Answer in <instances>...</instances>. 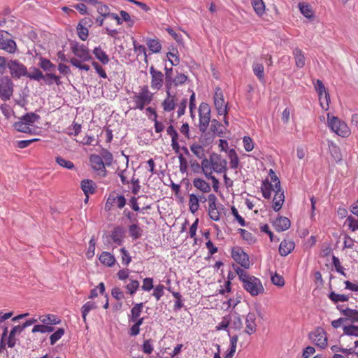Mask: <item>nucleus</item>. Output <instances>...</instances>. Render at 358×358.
Here are the masks:
<instances>
[{"instance_id": "nucleus-1", "label": "nucleus", "mask_w": 358, "mask_h": 358, "mask_svg": "<svg viewBox=\"0 0 358 358\" xmlns=\"http://www.w3.org/2000/svg\"><path fill=\"white\" fill-rule=\"evenodd\" d=\"M153 96L154 94L150 92L148 86H143L141 87L140 92L138 93L134 92V96L131 97L132 102L134 103L132 109L143 110L146 106L151 103L153 100Z\"/></svg>"}, {"instance_id": "nucleus-59", "label": "nucleus", "mask_w": 358, "mask_h": 358, "mask_svg": "<svg viewBox=\"0 0 358 358\" xmlns=\"http://www.w3.org/2000/svg\"><path fill=\"white\" fill-rule=\"evenodd\" d=\"M271 282L273 285L278 287H283L285 285V280L283 277L280 275H278L277 273L275 274H271Z\"/></svg>"}, {"instance_id": "nucleus-44", "label": "nucleus", "mask_w": 358, "mask_h": 358, "mask_svg": "<svg viewBox=\"0 0 358 358\" xmlns=\"http://www.w3.org/2000/svg\"><path fill=\"white\" fill-rule=\"evenodd\" d=\"M251 3L258 15L261 16L264 13L265 6L262 0H251Z\"/></svg>"}, {"instance_id": "nucleus-12", "label": "nucleus", "mask_w": 358, "mask_h": 358, "mask_svg": "<svg viewBox=\"0 0 358 358\" xmlns=\"http://www.w3.org/2000/svg\"><path fill=\"white\" fill-rule=\"evenodd\" d=\"M90 162L91 163L92 168L98 171V174L102 177H106L107 175V171L105 168L104 162H103L102 157L96 154H92L90 157Z\"/></svg>"}, {"instance_id": "nucleus-21", "label": "nucleus", "mask_w": 358, "mask_h": 358, "mask_svg": "<svg viewBox=\"0 0 358 358\" xmlns=\"http://www.w3.org/2000/svg\"><path fill=\"white\" fill-rule=\"evenodd\" d=\"M92 53L102 64L106 65L108 64L110 61L109 57L100 46L94 48Z\"/></svg>"}, {"instance_id": "nucleus-40", "label": "nucleus", "mask_w": 358, "mask_h": 358, "mask_svg": "<svg viewBox=\"0 0 358 358\" xmlns=\"http://www.w3.org/2000/svg\"><path fill=\"white\" fill-rule=\"evenodd\" d=\"M329 299L333 301L334 303H337L338 302H345L348 301L349 297L345 294H337L335 292H331L328 295Z\"/></svg>"}, {"instance_id": "nucleus-34", "label": "nucleus", "mask_w": 358, "mask_h": 358, "mask_svg": "<svg viewBox=\"0 0 358 358\" xmlns=\"http://www.w3.org/2000/svg\"><path fill=\"white\" fill-rule=\"evenodd\" d=\"M299 8L301 13L308 19L313 20L314 13L311 6L308 3H299Z\"/></svg>"}, {"instance_id": "nucleus-60", "label": "nucleus", "mask_w": 358, "mask_h": 358, "mask_svg": "<svg viewBox=\"0 0 358 358\" xmlns=\"http://www.w3.org/2000/svg\"><path fill=\"white\" fill-rule=\"evenodd\" d=\"M199 115L210 117V108L207 103L202 102L199 108Z\"/></svg>"}, {"instance_id": "nucleus-5", "label": "nucleus", "mask_w": 358, "mask_h": 358, "mask_svg": "<svg viewBox=\"0 0 358 358\" xmlns=\"http://www.w3.org/2000/svg\"><path fill=\"white\" fill-rule=\"evenodd\" d=\"M308 338L313 343L321 348H325L327 345L326 332L322 327H317L310 332Z\"/></svg>"}, {"instance_id": "nucleus-31", "label": "nucleus", "mask_w": 358, "mask_h": 358, "mask_svg": "<svg viewBox=\"0 0 358 358\" xmlns=\"http://www.w3.org/2000/svg\"><path fill=\"white\" fill-rule=\"evenodd\" d=\"M39 319L43 324L49 326L58 324L61 322V320L57 316L51 314L41 316Z\"/></svg>"}, {"instance_id": "nucleus-16", "label": "nucleus", "mask_w": 358, "mask_h": 358, "mask_svg": "<svg viewBox=\"0 0 358 358\" xmlns=\"http://www.w3.org/2000/svg\"><path fill=\"white\" fill-rule=\"evenodd\" d=\"M275 194L273 199V209L275 212H278L281 208L285 201L284 191L282 189H275Z\"/></svg>"}, {"instance_id": "nucleus-17", "label": "nucleus", "mask_w": 358, "mask_h": 358, "mask_svg": "<svg viewBox=\"0 0 358 358\" xmlns=\"http://www.w3.org/2000/svg\"><path fill=\"white\" fill-rule=\"evenodd\" d=\"M290 220L283 216L278 217L274 222L273 226L278 231H284L290 227Z\"/></svg>"}, {"instance_id": "nucleus-25", "label": "nucleus", "mask_w": 358, "mask_h": 358, "mask_svg": "<svg viewBox=\"0 0 358 358\" xmlns=\"http://www.w3.org/2000/svg\"><path fill=\"white\" fill-rule=\"evenodd\" d=\"M274 187L275 186H273L271 182L268 181L267 179L264 180L261 187L263 196L266 199H269L271 196V192L275 190Z\"/></svg>"}, {"instance_id": "nucleus-64", "label": "nucleus", "mask_w": 358, "mask_h": 358, "mask_svg": "<svg viewBox=\"0 0 358 358\" xmlns=\"http://www.w3.org/2000/svg\"><path fill=\"white\" fill-rule=\"evenodd\" d=\"M121 252V258H122V264L127 266L131 261V257H130L128 251L124 248H122L120 250Z\"/></svg>"}, {"instance_id": "nucleus-32", "label": "nucleus", "mask_w": 358, "mask_h": 358, "mask_svg": "<svg viewBox=\"0 0 358 358\" xmlns=\"http://www.w3.org/2000/svg\"><path fill=\"white\" fill-rule=\"evenodd\" d=\"M29 70V72L27 71L26 77L29 78L30 80L40 81L43 78V73L39 69L31 67Z\"/></svg>"}, {"instance_id": "nucleus-39", "label": "nucleus", "mask_w": 358, "mask_h": 358, "mask_svg": "<svg viewBox=\"0 0 358 358\" xmlns=\"http://www.w3.org/2000/svg\"><path fill=\"white\" fill-rule=\"evenodd\" d=\"M214 158L217 159L218 154L212 153L210 155L209 159H208L205 157L202 159V162H201V164L202 171H206L208 169H210V170L212 169L211 162H213Z\"/></svg>"}, {"instance_id": "nucleus-58", "label": "nucleus", "mask_w": 358, "mask_h": 358, "mask_svg": "<svg viewBox=\"0 0 358 358\" xmlns=\"http://www.w3.org/2000/svg\"><path fill=\"white\" fill-rule=\"evenodd\" d=\"M231 322V327L236 330H241L243 327V322L241 315L236 313L234 315L233 320L230 321Z\"/></svg>"}, {"instance_id": "nucleus-14", "label": "nucleus", "mask_w": 358, "mask_h": 358, "mask_svg": "<svg viewBox=\"0 0 358 358\" xmlns=\"http://www.w3.org/2000/svg\"><path fill=\"white\" fill-rule=\"evenodd\" d=\"M22 332L17 325L13 327L6 338V343L8 348H13L17 343L18 344L20 341L16 338V336L20 335Z\"/></svg>"}, {"instance_id": "nucleus-2", "label": "nucleus", "mask_w": 358, "mask_h": 358, "mask_svg": "<svg viewBox=\"0 0 358 358\" xmlns=\"http://www.w3.org/2000/svg\"><path fill=\"white\" fill-rule=\"evenodd\" d=\"M243 287L252 296H257L264 291L261 280L253 275H250L243 282Z\"/></svg>"}, {"instance_id": "nucleus-43", "label": "nucleus", "mask_w": 358, "mask_h": 358, "mask_svg": "<svg viewBox=\"0 0 358 358\" xmlns=\"http://www.w3.org/2000/svg\"><path fill=\"white\" fill-rule=\"evenodd\" d=\"M40 118V115L35 113H27L21 117V120L24 121L29 126L37 122Z\"/></svg>"}, {"instance_id": "nucleus-28", "label": "nucleus", "mask_w": 358, "mask_h": 358, "mask_svg": "<svg viewBox=\"0 0 358 358\" xmlns=\"http://www.w3.org/2000/svg\"><path fill=\"white\" fill-rule=\"evenodd\" d=\"M146 44L152 52L158 53L161 51L162 45L157 38H147Z\"/></svg>"}, {"instance_id": "nucleus-51", "label": "nucleus", "mask_w": 358, "mask_h": 358, "mask_svg": "<svg viewBox=\"0 0 358 358\" xmlns=\"http://www.w3.org/2000/svg\"><path fill=\"white\" fill-rule=\"evenodd\" d=\"M55 160L59 166L67 169L72 170L75 168L74 164L72 162L65 159L60 156L57 157Z\"/></svg>"}, {"instance_id": "nucleus-19", "label": "nucleus", "mask_w": 358, "mask_h": 358, "mask_svg": "<svg viewBox=\"0 0 358 358\" xmlns=\"http://www.w3.org/2000/svg\"><path fill=\"white\" fill-rule=\"evenodd\" d=\"M124 234V228L120 226H117L111 231L110 238L115 243L121 245L123 243Z\"/></svg>"}, {"instance_id": "nucleus-29", "label": "nucleus", "mask_w": 358, "mask_h": 358, "mask_svg": "<svg viewBox=\"0 0 358 358\" xmlns=\"http://www.w3.org/2000/svg\"><path fill=\"white\" fill-rule=\"evenodd\" d=\"M293 55L295 59L296 66L298 68H302L305 65V57L302 50L298 48L293 50Z\"/></svg>"}, {"instance_id": "nucleus-38", "label": "nucleus", "mask_w": 358, "mask_h": 358, "mask_svg": "<svg viewBox=\"0 0 358 358\" xmlns=\"http://www.w3.org/2000/svg\"><path fill=\"white\" fill-rule=\"evenodd\" d=\"M252 70L254 74L260 81H263L264 80V69L262 63L255 62L252 64Z\"/></svg>"}, {"instance_id": "nucleus-63", "label": "nucleus", "mask_w": 358, "mask_h": 358, "mask_svg": "<svg viewBox=\"0 0 358 358\" xmlns=\"http://www.w3.org/2000/svg\"><path fill=\"white\" fill-rule=\"evenodd\" d=\"M67 132L69 136H77L81 131V125L75 122H73L71 127L68 128Z\"/></svg>"}, {"instance_id": "nucleus-50", "label": "nucleus", "mask_w": 358, "mask_h": 358, "mask_svg": "<svg viewBox=\"0 0 358 358\" xmlns=\"http://www.w3.org/2000/svg\"><path fill=\"white\" fill-rule=\"evenodd\" d=\"M164 85L166 88V92L167 95H170L171 90L173 87H176L175 78L173 76H164Z\"/></svg>"}, {"instance_id": "nucleus-3", "label": "nucleus", "mask_w": 358, "mask_h": 358, "mask_svg": "<svg viewBox=\"0 0 358 358\" xmlns=\"http://www.w3.org/2000/svg\"><path fill=\"white\" fill-rule=\"evenodd\" d=\"M14 91V84L8 76L0 78V99L3 101L10 99Z\"/></svg>"}, {"instance_id": "nucleus-4", "label": "nucleus", "mask_w": 358, "mask_h": 358, "mask_svg": "<svg viewBox=\"0 0 358 358\" xmlns=\"http://www.w3.org/2000/svg\"><path fill=\"white\" fill-rule=\"evenodd\" d=\"M328 126L334 132L343 137L348 136L350 133L347 124L335 116L330 117L328 115Z\"/></svg>"}, {"instance_id": "nucleus-35", "label": "nucleus", "mask_w": 358, "mask_h": 358, "mask_svg": "<svg viewBox=\"0 0 358 358\" xmlns=\"http://www.w3.org/2000/svg\"><path fill=\"white\" fill-rule=\"evenodd\" d=\"M139 285L140 283L137 280L129 279V283L125 286L126 293L134 296L139 288Z\"/></svg>"}, {"instance_id": "nucleus-52", "label": "nucleus", "mask_w": 358, "mask_h": 358, "mask_svg": "<svg viewBox=\"0 0 358 358\" xmlns=\"http://www.w3.org/2000/svg\"><path fill=\"white\" fill-rule=\"evenodd\" d=\"M210 121V117L199 115V129L201 133L206 131Z\"/></svg>"}, {"instance_id": "nucleus-10", "label": "nucleus", "mask_w": 358, "mask_h": 358, "mask_svg": "<svg viewBox=\"0 0 358 358\" xmlns=\"http://www.w3.org/2000/svg\"><path fill=\"white\" fill-rule=\"evenodd\" d=\"M214 105L219 115L227 114V104H225L224 95L220 87H216L214 94Z\"/></svg>"}, {"instance_id": "nucleus-22", "label": "nucleus", "mask_w": 358, "mask_h": 358, "mask_svg": "<svg viewBox=\"0 0 358 358\" xmlns=\"http://www.w3.org/2000/svg\"><path fill=\"white\" fill-rule=\"evenodd\" d=\"M38 66L45 72L52 73L56 71V66L48 59L40 57Z\"/></svg>"}, {"instance_id": "nucleus-37", "label": "nucleus", "mask_w": 358, "mask_h": 358, "mask_svg": "<svg viewBox=\"0 0 358 358\" xmlns=\"http://www.w3.org/2000/svg\"><path fill=\"white\" fill-rule=\"evenodd\" d=\"M210 130L217 136H222L224 130L222 124L217 120L213 119L211 120Z\"/></svg>"}, {"instance_id": "nucleus-15", "label": "nucleus", "mask_w": 358, "mask_h": 358, "mask_svg": "<svg viewBox=\"0 0 358 358\" xmlns=\"http://www.w3.org/2000/svg\"><path fill=\"white\" fill-rule=\"evenodd\" d=\"M256 315L254 313H249L245 318V332L249 335L255 333L257 330V324L255 323Z\"/></svg>"}, {"instance_id": "nucleus-26", "label": "nucleus", "mask_w": 358, "mask_h": 358, "mask_svg": "<svg viewBox=\"0 0 358 358\" xmlns=\"http://www.w3.org/2000/svg\"><path fill=\"white\" fill-rule=\"evenodd\" d=\"M129 236L133 240L140 238L143 235V229L138 225L137 222L133 223L128 228Z\"/></svg>"}, {"instance_id": "nucleus-30", "label": "nucleus", "mask_w": 358, "mask_h": 358, "mask_svg": "<svg viewBox=\"0 0 358 358\" xmlns=\"http://www.w3.org/2000/svg\"><path fill=\"white\" fill-rule=\"evenodd\" d=\"M215 135L212 131H206L201 135L199 142L203 146H208L213 142Z\"/></svg>"}, {"instance_id": "nucleus-6", "label": "nucleus", "mask_w": 358, "mask_h": 358, "mask_svg": "<svg viewBox=\"0 0 358 358\" xmlns=\"http://www.w3.org/2000/svg\"><path fill=\"white\" fill-rule=\"evenodd\" d=\"M71 49L75 56L78 57L82 62H88L92 59L89 49L83 44L73 41L71 43Z\"/></svg>"}, {"instance_id": "nucleus-13", "label": "nucleus", "mask_w": 358, "mask_h": 358, "mask_svg": "<svg viewBox=\"0 0 358 358\" xmlns=\"http://www.w3.org/2000/svg\"><path fill=\"white\" fill-rule=\"evenodd\" d=\"M337 308L340 313L344 316L345 320L347 322H350L352 324L358 322V310L356 309H352L350 308H341L338 306Z\"/></svg>"}, {"instance_id": "nucleus-48", "label": "nucleus", "mask_w": 358, "mask_h": 358, "mask_svg": "<svg viewBox=\"0 0 358 358\" xmlns=\"http://www.w3.org/2000/svg\"><path fill=\"white\" fill-rule=\"evenodd\" d=\"M228 156L230 159V167L234 169H236L238 166L239 159L236 150L234 149H231L229 151Z\"/></svg>"}, {"instance_id": "nucleus-36", "label": "nucleus", "mask_w": 358, "mask_h": 358, "mask_svg": "<svg viewBox=\"0 0 358 358\" xmlns=\"http://www.w3.org/2000/svg\"><path fill=\"white\" fill-rule=\"evenodd\" d=\"M175 96H171V94L169 96L166 94V98L162 102L163 109L165 111L170 112L175 108V102H174Z\"/></svg>"}, {"instance_id": "nucleus-20", "label": "nucleus", "mask_w": 358, "mask_h": 358, "mask_svg": "<svg viewBox=\"0 0 358 358\" xmlns=\"http://www.w3.org/2000/svg\"><path fill=\"white\" fill-rule=\"evenodd\" d=\"M295 244L292 241H282L279 246V253L281 256H287L294 249Z\"/></svg>"}, {"instance_id": "nucleus-62", "label": "nucleus", "mask_w": 358, "mask_h": 358, "mask_svg": "<svg viewBox=\"0 0 358 358\" xmlns=\"http://www.w3.org/2000/svg\"><path fill=\"white\" fill-rule=\"evenodd\" d=\"M238 232L241 234L243 239L247 241L248 243H252L255 241L254 236L249 231L243 229H238Z\"/></svg>"}, {"instance_id": "nucleus-23", "label": "nucleus", "mask_w": 358, "mask_h": 358, "mask_svg": "<svg viewBox=\"0 0 358 358\" xmlns=\"http://www.w3.org/2000/svg\"><path fill=\"white\" fill-rule=\"evenodd\" d=\"M81 189L87 196L86 201H87L88 195L95 192V184L92 180H83L81 181Z\"/></svg>"}, {"instance_id": "nucleus-33", "label": "nucleus", "mask_w": 358, "mask_h": 358, "mask_svg": "<svg viewBox=\"0 0 358 358\" xmlns=\"http://www.w3.org/2000/svg\"><path fill=\"white\" fill-rule=\"evenodd\" d=\"M143 308V303H135L131 310V315L129 316V321H135L140 317Z\"/></svg>"}, {"instance_id": "nucleus-56", "label": "nucleus", "mask_w": 358, "mask_h": 358, "mask_svg": "<svg viewBox=\"0 0 358 358\" xmlns=\"http://www.w3.org/2000/svg\"><path fill=\"white\" fill-rule=\"evenodd\" d=\"M314 85L315 89L318 94L320 101H322L323 93L327 92L324 85L321 80L317 79Z\"/></svg>"}, {"instance_id": "nucleus-53", "label": "nucleus", "mask_w": 358, "mask_h": 358, "mask_svg": "<svg viewBox=\"0 0 358 358\" xmlns=\"http://www.w3.org/2000/svg\"><path fill=\"white\" fill-rule=\"evenodd\" d=\"M101 157L103 159V162L104 161V164L106 166H110L113 160V157L110 152H109L106 149H102L101 152Z\"/></svg>"}, {"instance_id": "nucleus-11", "label": "nucleus", "mask_w": 358, "mask_h": 358, "mask_svg": "<svg viewBox=\"0 0 358 358\" xmlns=\"http://www.w3.org/2000/svg\"><path fill=\"white\" fill-rule=\"evenodd\" d=\"M150 73L151 76V87L156 90H161L164 80V76L162 72L155 69L153 66H151L150 68Z\"/></svg>"}, {"instance_id": "nucleus-45", "label": "nucleus", "mask_w": 358, "mask_h": 358, "mask_svg": "<svg viewBox=\"0 0 358 358\" xmlns=\"http://www.w3.org/2000/svg\"><path fill=\"white\" fill-rule=\"evenodd\" d=\"M189 206L190 212L193 214L199 208V198L194 194L189 195Z\"/></svg>"}, {"instance_id": "nucleus-54", "label": "nucleus", "mask_w": 358, "mask_h": 358, "mask_svg": "<svg viewBox=\"0 0 358 358\" xmlns=\"http://www.w3.org/2000/svg\"><path fill=\"white\" fill-rule=\"evenodd\" d=\"M172 295L174 298L176 299L173 306V310L176 311L180 310L184 306L182 295L180 294V292H172Z\"/></svg>"}, {"instance_id": "nucleus-8", "label": "nucleus", "mask_w": 358, "mask_h": 358, "mask_svg": "<svg viewBox=\"0 0 358 358\" xmlns=\"http://www.w3.org/2000/svg\"><path fill=\"white\" fill-rule=\"evenodd\" d=\"M231 257L242 267L245 268L250 267L249 256L241 247L234 248L232 249Z\"/></svg>"}, {"instance_id": "nucleus-61", "label": "nucleus", "mask_w": 358, "mask_h": 358, "mask_svg": "<svg viewBox=\"0 0 358 358\" xmlns=\"http://www.w3.org/2000/svg\"><path fill=\"white\" fill-rule=\"evenodd\" d=\"M164 286L162 284L157 285L154 288V292L152 293V296L156 299L157 301H159L162 296L164 294Z\"/></svg>"}, {"instance_id": "nucleus-7", "label": "nucleus", "mask_w": 358, "mask_h": 358, "mask_svg": "<svg viewBox=\"0 0 358 358\" xmlns=\"http://www.w3.org/2000/svg\"><path fill=\"white\" fill-rule=\"evenodd\" d=\"M16 48V43L10 38V34L6 31H0V49L9 53H13L15 52Z\"/></svg>"}, {"instance_id": "nucleus-27", "label": "nucleus", "mask_w": 358, "mask_h": 358, "mask_svg": "<svg viewBox=\"0 0 358 358\" xmlns=\"http://www.w3.org/2000/svg\"><path fill=\"white\" fill-rule=\"evenodd\" d=\"M99 261L101 264L111 267L115 264V258L108 252H103L99 256Z\"/></svg>"}, {"instance_id": "nucleus-42", "label": "nucleus", "mask_w": 358, "mask_h": 358, "mask_svg": "<svg viewBox=\"0 0 358 358\" xmlns=\"http://www.w3.org/2000/svg\"><path fill=\"white\" fill-rule=\"evenodd\" d=\"M203 147L201 144L194 143L190 145V150L197 158L203 159L205 157V151Z\"/></svg>"}, {"instance_id": "nucleus-24", "label": "nucleus", "mask_w": 358, "mask_h": 358, "mask_svg": "<svg viewBox=\"0 0 358 358\" xmlns=\"http://www.w3.org/2000/svg\"><path fill=\"white\" fill-rule=\"evenodd\" d=\"M193 185L203 193L210 192L211 189L210 184L199 178L194 179Z\"/></svg>"}, {"instance_id": "nucleus-47", "label": "nucleus", "mask_w": 358, "mask_h": 358, "mask_svg": "<svg viewBox=\"0 0 358 358\" xmlns=\"http://www.w3.org/2000/svg\"><path fill=\"white\" fill-rule=\"evenodd\" d=\"M53 331H54V328L52 326H49L48 324H43L35 325L31 330V333L34 334L36 332H40V333L45 334V333H50V332H52Z\"/></svg>"}, {"instance_id": "nucleus-57", "label": "nucleus", "mask_w": 358, "mask_h": 358, "mask_svg": "<svg viewBox=\"0 0 358 358\" xmlns=\"http://www.w3.org/2000/svg\"><path fill=\"white\" fill-rule=\"evenodd\" d=\"M77 32L78 37L82 41H86L88 35H89V31L88 28L86 27L83 26L82 24H78L77 26Z\"/></svg>"}, {"instance_id": "nucleus-46", "label": "nucleus", "mask_w": 358, "mask_h": 358, "mask_svg": "<svg viewBox=\"0 0 358 358\" xmlns=\"http://www.w3.org/2000/svg\"><path fill=\"white\" fill-rule=\"evenodd\" d=\"M14 128L20 132L23 133H31V129L29 126L27 125L24 121L20 120V121L15 122L13 124Z\"/></svg>"}, {"instance_id": "nucleus-55", "label": "nucleus", "mask_w": 358, "mask_h": 358, "mask_svg": "<svg viewBox=\"0 0 358 358\" xmlns=\"http://www.w3.org/2000/svg\"><path fill=\"white\" fill-rule=\"evenodd\" d=\"M64 329L63 328L58 329L55 332L50 336V344L52 345H55L64 334Z\"/></svg>"}, {"instance_id": "nucleus-18", "label": "nucleus", "mask_w": 358, "mask_h": 358, "mask_svg": "<svg viewBox=\"0 0 358 358\" xmlns=\"http://www.w3.org/2000/svg\"><path fill=\"white\" fill-rule=\"evenodd\" d=\"M227 161L225 159L222 160L221 156L218 155V158H214L213 162H211L212 169L217 173H224L227 171Z\"/></svg>"}, {"instance_id": "nucleus-41", "label": "nucleus", "mask_w": 358, "mask_h": 358, "mask_svg": "<svg viewBox=\"0 0 358 358\" xmlns=\"http://www.w3.org/2000/svg\"><path fill=\"white\" fill-rule=\"evenodd\" d=\"M96 305L94 302L92 301H87L85 303L81 308V312H82V317L83 319V321H86V317L89 312L92 310H94L96 308Z\"/></svg>"}, {"instance_id": "nucleus-49", "label": "nucleus", "mask_w": 358, "mask_h": 358, "mask_svg": "<svg viewBox=\"0 0 358 358\" xmlns=\"http://www.w3.org/2000/svg\"><path fill=\"white\" fill-rule=\"evenodd\" d=\"M343 329L345 335L358 337V326L354 324L344 325Z\"/></svg>"}, {"instance_id": "nucleus-9", "label": "nucleus", "mask_w": 358, "mask_h": 358, "mask_svg": "<svg viewBox=\"0 0 358 358\" xmlns=\"http://www.w3.org/2000/svg\"><path fill=\"white\" fill-rule=\"evenodd\" d=\"M7 66L13 78H20L27 75V67L17 60L9 61Z\"/></svg>"}]
</instances>
